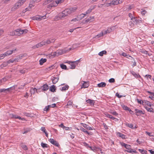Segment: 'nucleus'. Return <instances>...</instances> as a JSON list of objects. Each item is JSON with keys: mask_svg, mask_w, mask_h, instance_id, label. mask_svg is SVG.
<instances>
[{"mask_svg": "<svg viewBox=\"0 0 154 154\" xmlns=\"http://www.w3.org/2000/svg\"><path fill=\"white\" fill-rule=\"evenodd\" d=\"M122 107H123V109L125 110H129V108L128 107H127L126 106H125V105H124L122 106Z\"/></svg>", "mask_w": 154, "mask_h": 154, "instance_id": "obj_60", "label": "nucleus"}, {"mask_svg": "<svg viewBox=\"0 0 154 154\" xmlns=\"http://www.w3.org/2000/svg\"><path fill=\"white\" fill-rule=\"evenodd\" d=\"M134 7L133 5H131L129 6L128 8L127 9V11H129Z\"/></svg>", "mask_w": 154, "mask_h": 154, "instance_id": "obj_49", "label": "nucleus"}, {"mask_svg": "<svg viewBox=\"0 0 154 154\" xmlns=\"http://www.w3.org/2000/svg\"><path fill=\"white\" fill-rule=\"evenodd\" d=\"M126 125L128 127H129L133 129L134 127H133V125L132 124H129V123H127L126 124Z\"/></svg>", "mask_w": 154, "mask_h": 154, "instance_id": "obj_46", "label": "nucleus"}, {"mask_svg": "<svg viewBox=\"0 0 154 154\" xmlns=\"http://www.w3.org/2000/svg\"><path fill=\"white\" fill-rule=\"evenodd\" d=\"M128 24L131 27H133L134 25H135V24L133 23V22L132 21H130L129 22Z\"/></svg>", "mask_w": 154, "mask_h": 154, "instance_id": "obj_51", "label": "nucleus"}, {"mask_svg": "<svg viewBox=\"0 0 154 154\" xmlns=\"http://www.w3.org/2000/svg\"><path fill=\"white\" fill-rule=\"evenodd\" d=\"M131 20L133 22V23L135 25L139 23V20L137 19V18L136 17H134V19H132Z\"/></svg>", "mask_w": 154, "mask_h": 154, "instance_id": "obj_17", "label": "nucleus"}, {"mask_svg": "<svg viewBox=\"0 0 154 154\" xmlns=\"http://www.w3.org/2000/svg\"><path fill=\"white\" fill-rule=\"evenodd\" d=\"M50 91H51L54 92H55L56 88L55 86L53 85L51 86L49 88Z\"/></svg>", "mask_w": 154, "mask_h": 154, "instance_id": "obj_22", "label": "nucleus"}, {"mask_svg": "<svg viewBox=\"0 0 154 154\" xmlns=\"http://www.w3.org/2000/svg\"><path fill=\"white\" fill-rule=\"evenodd\" d=\"M50 106L48 105L47 106H46L45 108L44 109V111H47L49 109Z\"/></svg>", "mask_w": 154, "mask_h": 154, "instance_id": "obj_53", "label": "nucleus"}, {"mask_svg": "<svg viewBox=\"0 0 154 154\" xmlns=\"http://www.w3.org/2000/svg\"><path fill=\"white\" fill-rule=\"evenodd\" d=\"M8 77H4L2 79L0 80V81H1L3 82V83H4L6 81L8 80Z\"/></svg>", "mask_w": 154, "mask_h": 154, "instance_id": "obj_38", "label": "nucleus"}, {"mask_svg": "<svg viewBox=\"0 0 154 154\" xmlns=\"http://www.w3.org/2000/svg\"><path fill=\"white\" fill-rule=\"evenodd\" d=\"M110 113L114 116H116L118 115V113L115 111H111L110 112Z\"/></svg>", "mask_w": 154, "mask_h": 154, "instance_id": "obj_52", "label": "nucleus"}, {"mask_svg": "<svg viewBox=\"0 0 154 154\" xmlns=\"http://www.w3.org/2000/svg\"><path fill=\"white\" fill-rule=\"evenodd\" d=\"M120 0H113L110 3V4L114 5H117L120 3L119 2Z\"/></svg>", "mask_w": 154, "mask_h": 154, "instance_id": "obj_10", "label": "nucleus"}, {"mask_svg": "<svg viewBox=\"0 0 154 154\" xmlns=\"http://www.w3.org/2000/svg\"><path fill=\"white\" fill-rule=\"evenodd\" d=\"M141 14L143 15H144L146 13L147 11H146L145 10L141 9Z\"/></svg>", "mask_w": 154, "mask_h": 154, "instance_id": "obj_55", "label": "nucleus"}, {"mask_svg": "<svg viewBox=\"0 0 154 154\" xmlns=\"http://www.w3.org/2000/svg\"><path fill=\"white\" fill-rule=\"evenodd\" d=\"M5 56V53L1 54L0 55V60L3 59Z\"/></svg>", "mask_w": 154, "mask_h": 154, "instance_id": "obj_56", "label": "nucleus"}, {"mask_svg": "<svg viewBox=\"0 0 154 154\" xmlns=\"http://www.w3.org/2000/svg\"><path fill=\"white\" fill-rule=\"evenodd\" d=\"M104 35L103 34V31H102L100 33L97 35V36L98 37H100L101 36H103Z\"/></svg>", "mask_w": 154, "mask_h": 154, "instance_id": "obj_50", "label": "nucleus"}, {"mask_svg": "<svg viewBox=\"0 0 154 154\" xmlns=\"http://www.w3.org/2000/svg\"><path fill=\"white\" fill-rule=\"evenodd\" d=\"M96 7V5L91 6L85 14H82L84 15V16H83V17H84L86 15L89 14Z\"/></svg>", "mask_w": 154, "mask_h": 154, "instance_id": "obj_3", "label": "nucleus"}, {"mask_svg": "<svg viewBox=\"0 0 154 154\" xmlns=\"http://www.w3.org/2000/svg\"><path fill=\"white\" fill-rule=\"evenodd\" d=\"M16 50V49L13 50H12L8 51L7 52H5V56H8L9 55H11V54L14 51H15Z\"/></svg>", "mask_w": 154, "mask_h": 154, "instance_id": "obj_8", "label": "nucleus"}, {"mask_svg": "<svg viewBox=\"0 0 154 154\" xmlns=\"http://www.w3.org/2000/svg\"><path fill=\"white\" fill-rule=\"evenodd\" d=\"M145 109L147 110L148 111L150 112H153V109L152 108H149L148 107H146Z\"/></svg>", "mask_w": 154, "mask_h": 154, "instance_id": "obj_40", "label": "nucleus"}, {"mask_svg": "<svg viewBox=\"0 0 154 154\" xmlns=\"http://www.w3.org/2000/svg\"><path fill=\"white\" fill-rule=\"evenodd\" d=\"M42 90L43 91H46L49 88L47 84H44L42 87Z\"/></svg>", "mask_w": 154, "mask_h": 154, "instance_id": "obj_14", "label": "nucleus"}, {"mask_svg": "<svg viewBox=\"0 0 154 154\" xmlns=\"http://www.w3.org/2000/svg\"><path fill=\"white\" fill-rule=\"evenodd\" d=\"M144 102H145V103L148 106H149L150 107H151V103H150L149 102V101H147V100H144Z\"/></svg>", "mask_w": 154, "mask_h": 154, "instance_id": "obj_45", "label": "nucleus"}, {"mask_svg": "<svg viewBox=\"0 0 154 154\" xmlns=\"http://www.w3.org/2000/svg\"><path fill=\"white\" fill-rule=\"evenodd\" d=\"M8 62H4L0 66V67H1V68H2L4 67H5L7 66L8 65Z\"/></svg>", "mask_w": 154, "mask_h": 154, "instance_id": "obj_31", "label": "nucleus"}, {"mask_svg": "<svg viewBox=\"0 0 154 154\" xmlns=\"http://www.w3.org/2000/svg\"><path fill=\"white\" fill-rule=\"evenodd\" d=\"M77 9L76 7H73L67 8L63 11L62 12L58 14V16L61 19L64 18L66 16H68L71 13L74 12Z\"/></svg>", "mask_w": 154, "mask_h": 154, "instance_id": "obj_1", "label": "nucleus"}, {"mask_svg": "<svg viewBox=\"0 0 154 154\" xmlns=\"http://www.w3.org/2000/svg\"><path fill=\"white\" fill-rule=\"evenodd\" d=\"M117 135L120 137H121L123 139H126L125 137V135L124 134L120 133V132H117Z\"/></svg>", "mask_w": 154, "mask_h": 154, "instance_id": "obj_19", "label": "nucleus"}, {"mask_svg": "<svg viewBox=\"0 0 154 154\" xmlns=\"http://www.w3.org/2000/svg\"><path fill=\"white\" fill-rule=\"evenodd\" d=\"M10 117L11 118H14V119H18L20 120H25L24 118H21L20 116H19L16 115H14L13 114H10Z\"/></svg>", "mask_w": 154, "mask_h": 154, "instance_id": "obj_6", "label": "nucleus"}, {"mask_svg": "<svg viewBox=\"0 0 154 154\" xmlns=\"http://www.w3.org/2000/svg\"><path fill=\"white\" fill-rule=\"evenodd\" d=\"M146 133L148 134L149 136H153L152 135V133L151 132H148L146 131Z\"/></svg>", "mask_w": 154, "mask_h": 154, "instance_id": "obj_64", "label": "nucleus"}, {"mask_svg": "<svg viewBox=\"0 0 154 154\" xmlns=\"http://www.w3.org/2000/svg\"><path fill=\"white\" fill-rule=\"evenodd\" d=\"M83 82L84 83L83 84L82 86L81 87V88H87L89 86V84L88 82L83 81Z\"/></svg>", "mask_w": 154, "mask_h": 154, "instance_id": "obj_9", "label": "nucleus"}, {"mask_svg": "<svg viewBox=\"0 0 154 154\" xmlns=\"http://www.w3.org/2000/svg\"><path fill=\"white\" fill-rule=\"evenodd\" d=\"M86 102L90 104L91 106H93L94 104V100L90 99H88L86 100Z\"/></svg>", "mask_w": 154, "mask_h": 154, "instance_id": "obj_18", "label": "nucleus"}, {"mask_svg": "<svg viewBox=\"0 0 154 154\" xmlns=\"http://www.w3.org/2000/svg\"><path fill=\"white\" fill-rule=\"evenodd\" d=\"M49 141L51 143L54 145H55L58 147H60V145L58 142L54 140V139L51 138L49 139Z\"/></svg>", "mask_w": 154, "mask_h": 154, "instance_id": "obj_4", "label": "nucleus"}, {"mask_svg": "<svg viewBox=\"0 0 154 154\" xmlns=\"http://www.w3.org/2000/svg\"><path fill=\"white\" fill-rule=\"evenodd\" d=\"M137 100L138 103L141 104H143V103H144V101L141 100H139L138 99H137Z\"/></svg>", "mask_w": 154, "mask_h": 154, "instance_id": "obj_48", "label": "nucleus"}, {"mask_svg": "<svg viewBox=\"0 0 154 154\" xmlns=\"http://www.w3.org/2000/svg\"><path fill=\"white\" fill-rule=\"evenodd\" d=\"M136 114L137 116H140L142 114H144V112L141 110L138 109H135Z\"/></svg>", "mask_w": 154, "mask_h": 154, "instance_id": "obj_7", "label": "nucleus"}, {"mask_svg": "<svg viewBox=\"0 0 154 154\" xmlns=\"http://www.w3.org/2000/svg\"><path fill=\"white\" fill-rule=\"evenodd\" d=\"M40 44H41V45L42 46L44 45H46V43H45V41H43L41 42H40Z\"/></svg>", "mask_w": 154, "mask_h": 154, "instance_id": "obj_63", "label": "nucleus"}, {"mask_svg": "<svg viewBox=\"0 0 154 154\" xmlns=\"http://www.w3.org/2000/svg\"><path fill=\"white\" fill-rule=\"evenodd\" d=\"M54 2H53L51 4L49 5L48 6L49 7H55V6H53V5H55V4H54Z\"/></svg>", "mask_w": 154, "mask_h": 154, "instance_id": "obj_61", "label": "nucleus"}, {"mask_svg": "<svg viewBox=\"0 0 154 154\" xmlns=\"http://www.w3.org/2000/svg\"><path fill=\"white\" fill-rule=\"evenodd\" d=\"M72 102L70 100L68 101L67 103L66 106L67 108H70L72 106Z\"/></svg>", "mask_w": 154, "mask_h": 154, "instance_id": "obj_30", "label": "nucleus"}, {"mask_svg": "<svg viewBox=\"0 0 154 154\" xmlns=\"http://www.w3.org/2000/svg\"><path fill=\"white\" fill-rule=\"evenodd\" d=\"M21 147L25 150H26L28 149V148L26 145L22 144L21 145Z\"/></svg>", "mask_w": 154, "mask_h": 154, "instance_id": "obj_41", "label": "nucleus"}, {"mask_svg": "<svg viewBox=\"0 0 154 154\" xmlns=\"http://www.w3.org/2000/svg\"><path fill=\"white\" fill-rule=\"evenodd\" d=\"M83 145L85 146H86L87 147H88L89 148V146L88 144L87 143L85 142H83L82 143Z\"/></svg>", "mask_w": 154, "mask_h": 154, "instance_id": "obj_58", "label": "nucleus"}, {"mask_svg": "<svg viewBox=\"0 0 154 154\" xmlns=\"http://www.w3.org/2000/svg\"><path fill=\"white\" fill-rule=\"evenodd\" d=\"M79 61H80V59L78 60L75 61H74L71 62L70 61H68L67 62V63H68L69 64H70V63H71L70 64V65H71V67L70 68L71 69H74L75 68L76 66L75 65V64H77L78 63Z\"/></svg>", "mask_w": 154, "mask_h": 154, "instance_id": "obj_2", "label": "nucleus"}, {"mask_svg": "<svg viewBox=\"0 0 154 154\" xmlns=\"http://www.w3.org/2000/svg\"><path fill=\"white\" fill-rule=\"evenodd\" d=\"M41 130L45 133L46 136L48 137V133L47 132L45 129V127H42L41 129Z\"/></svg>", "mask_w": 154, "mask_h": 154, "instance_id": "obj_25", "label": "nucleus"}, {"mask_svg": "<svg viewBox=\"0 0 154 154\" xmlns=\"http://www.w3.org/2000/svg\"><path fill=\"white\" fill-rule=\"evenodd\" d=\"M60 66L61 68L63 69H66V65L63 64H61L60 65Z\"/></svg>", "mask_w": 154, "mask_h": 154, "instance_id": "obj_43", "label": "nucleus"}, {"mask_svg": "<svg viewBox=\"0 0 154 154\" xmlns=\"http://www.w3.org/2000/svg\"><path fill=\"white\" fill-rule=\"evenodd\" d=\"M26 1L25 0H19L18 1L17 3L20 7L25 3Z\"/></svg>", "mask_w": 154, "mask_h": 154, "instance_id": "obj_23", "label": "nucleus"}, {"mask_svg": "<svg viewBox=\"0 0 154 154\" xmlns=\"http://www.w3.org/2000/svg\"><path fill=\"white\" fill-rule=\"evenodd\" d=\"M94 19V17H90L85 20V22H88L89 21H92Z\"/></svg>", "mask_w": 154, "mask_h": 154, "instance_id": "obj_29", "label": "nucleus"}, {"mask_svg": "<svg viewBox=\"0 0 154 154\" xmlns=\"http://www.w3.org/2000/svg\"><path fill=\"white\" fill-rule=\"evenodd\" d=\"M61 0H57V1H55L54 3L55 4L54 6H57L58 4L61 3Z\"/></svg>", "mask_w": 154, "mask_h": 154, "instance_id": "obj_42", "label": "nucleus"}, {"mask_svg": "<svg viewBox=\"0 0 154 154\" xmlns=\"http://www.w3.org/2000/svg\"><path fill=\"white\" fill-rule=\"evenodd\" d=\"M81 124L83 126L89 130H92V129L91 127L88 126V125L86 124L81 123Z\"/></svg>", "mask_w": 154, "mask_h": 154, "instance_id": "obj_12", "label": "nucleus"}, {"mask_svg": "<svg viewBox=\"0 0 154 154\" xmlns=\"http://www.w3.org/2000/svg\"><path fill=\"white\" fill-rule=\"evenodd\" d=\"M109 82L110 83H114L115 82V80L114 78H111L109 80Z\"/></svg>", "mask_w": 154, "mask_h": 154, "instance_id": "obj_59", "label": "nucleus"}, {"mask_svg": "<svg viewBox=\"0 0 154 154\" xmlns=\"http://www.w3.org/2000/svg\"><path fill=\"white\" fill-rule=\"evenodd\" d=\"M37 89L35 88H31L30 91L32 94H34L35 91H37Z\"/></svg>", "mask_w": 154, "mask_h": 154, "instance_id": "obj_33", "label": "nucleus"}, {"mask_svg": "<svg viewBox=\"0 0 154 154\" xmlns=\"http://www.w3.org/2000/svg\"><path fill=\"white\" fill-rule=\"evenodd\" d=\"M112 29L110 28H108L106 30H103L102 31L103 32L104 35L106 34L107 33H109L112 32Z\"/></svg>", "mask_w": 154, "mask_h": 154, "instance_id": "obj_13", "label": "nucleus"}, {"mask_svg": "<svg viewBox=\"0 0 154 154\" xmlns=\"http://www.w3.org/2000/svg\"><path fill=\"white\" fill-rule=\"evenodd\" d=\"M59 79L58 77H53L52 79L53 83L55 84L58 81Z\"/></svg>", "mask_w": 154, "mask_h": 154, "instance_id": "obj_16", "label": "nucleus"}, {"mask_svg": "<svg viewBox=\"0 0 154 154\" xmlns=\"http://www.w3.org/2000/svg\"><path fill=\"white\" fill-rule=\"evenodd\" d=\"M121 55L128 58H129V57H131V56L129 55H128L127 54V53L125 52L122 53Z\"/></svg>", "mask_w": 154, "mask_h": 154, "instance_id": "obj_35", "label": "nucleus"}, {"mask_svg": "<svg viewBox=\"0 0 154 154\" xmlns=\"http://www.w3.org/2000/svg\"><path fill=\"white\" fill-rule=\"evenodd\" d=\"M106 85V84L104 82H101L100 83L98 84L97 86L99 87H103Z\"/></svg>", "mask_w": 154, "mask_h": 154, "instance_id": "obj_24", "label": "nucleus"}, {"mask_svg": "<svg viewBox=\"0 0 154 154\" xmlns=\"http://www.w3.org/2000/svg\"><path fill=\"white\" fill-rule=\"evenodd\" d=\"M11 87L7 89H0V92H9L11 90Z\"/></svg>", "mask_w": 154, "mask_h": 154, "instance_id": "obj_21", "label": "nucleus"}, {"mask_svg": "<svg viewBox=\"0 0 154 154\" xmlns=\"http://www.w3.org/2000/svg\"><path fill=\"white\" fill-rule=\"evenodd\" d=\"M69 86L68 85H66L65 86H63L62 87L61 91H64L67 90L68 89Z\"/></svg>", "mask_w": 154, "mask_h": 154, "instance_id": "obj_36", "label": "nucleus"}, {"mask_svg": "<svg viewBox=\"0 0 154 154\" xmlns=\"http://www.w3.org/2000/svg\"><path fill=\"white\" fill-rule=\"evenodd\" d=\"M133 149H131V148H130V149H129L128 150H126L125 151H127V152H129V153H132V151H133Z\"/></svg>", "mask_w": 154, "mask_h": 154, "instance_id": "obj_62", "label": "nucleus"}, {"mask_svg": "<svg viewBox=\"0 0 154 154\" xmlns=\"http://www.w3.org/2000/svg\"><path fill=\"white\" fill-rule=\"evenodd\" d=\"M41 145L43 148L49 147V146H48L47 144L43 143L42 142L41 143Z\"/></svg>", "mask_w": 154, "mask_h": 154, "instance_id": "obj_32", "label": "nucleus"}, {"mask_svg": "<svg viewBox=\"0 0 154 154\" xmlns=\"http://www.w3.org/2000/svg\"><path fill=\"white\" fill-rule=\"evenodd\" d=\"M10 36H14L15 35V32L14 31H12L10 32V34H9Z\"/></svg>", "mask_w": 154, "mask_h": 154, "instance_id": "obj_57", "label": "nucleus"}, {"mask_svg": "<svg viewBox=\"0 0 154 154\" xmlns=\"http://www.w3.org/2000/svg\"><path fill=\"white\" fill-rule=\"evenodd\" d=\"M107 52L106 51H103L101 52H100L98 54V55L100 56H102L103 55V54H106Z\"/></svg>", "mask_w": 154, "mask_h": 154, "instance_id": "obj_34", "label": "nucleus"}, {"mask_svg": "<svg viewBox=\"0 0 154 154\" xmlns=\"http://www.w3.org/2000/svg\"><path fill=\"white\" fill-rule=\"evenodd\" d=\"M15 35H20L21 34H20V29H17L15 30Z\"/></svg>", "mask_w": 154, "mask_h": 154, "instance_id": "obj_26", "label": "nucleus"}, {"mask_svg": "<svg viewBox=\"0 0 154 154\" xmlns=\"http://www.w3.org/2000/svg\"><path fill=\"white\" fill-rule=\"evenodd\" d=\"M11 0H3L2 1L4 4H7Z\"/></svg>", "mask_w": 154, "mask_h": 154, "instance_id": "obj_54", "label": "nucleus"}, {"mask_svg": "<svg viewBox=\"0 0 154 154\" xmlns=\"http://www.w3.org/2000/svg\"><path fill=\"white\" fill-rule=\"evenodd\" d=\"M16 59H15L14 60H12V59H10L8 61V64H9L10 63H13L14 62H16Z\"/></svg>", "mask_w": 154, "mask_h": 154, "instance_id": "obj_47", "label": "nucleus"}, {"mask_svg": "<svg viewBox=\"0 0 154 154\" xmlns=\"http://www.w3.org/2000/svg\"><path fill=\"white\" fill-rule=\"evenodd\" d=\"M128 16L130 17V18H131V20L132 19H134V16L133 14H132L130 13L128 14Z\"/></svg>", "mask_w": 154, "mask_h": 154, "instance_id": "obj_44", "label": "nucleus"}, {"mask_svg": "<svg viewBox=\"0 0 154 154\" xmlns=\"http://www.w3.org/2000/svg\"><path fill=\"white\" fill-rule=\"evenodd\" d=\"M47 61V59L46 58L43 59V58H41L39 61V64L40 65H42L43 64L46 62Z\"/></svg>", "mask_w": 154, "mask_h": 154, "instance_id": "obj_20", "label": "nucleus"}, {"mask_svg": "<svg viewBox=\"0 0 154 154\" xmlns=\"http://www.w3.org/2000/svg\"><path fill=\"white\" fill-rule=\"evenodd\" d=\"M38 16L39 17H34L33 20H41L42 18L44 17V16L45 17V16Z\"/></svg>", "mask_w": 154, "mask_h": 154, "instance_id": "obj_27", "label": "nucleus"}, {"mask_svg": "<svg viewBox=\"0 0 154 154\" xmlns=\"http://www.w3.org/2000/svg\"><path fill=\"white\" fill-rule=\"evenodd\" d=\"M20 7V6L16 2L11 8V10L12 11H14Z\"/></svg>", "mask_w": 154, "mask_h": 154, "instance_id": "obj_5", "label": "nucleus"}, {"mask_svg": "<svg viewBox=\"0 0 154 154\" xmlns=\"http://www.w3.org/2000/svg\"><path fill=\"white\" fill-rule=\"evenodd\" d=\"M89 148L91 150H93L94 151H95L96 149H98V151H101V149L99 147H95L93 148L92 147L90 146H89Z\"/></svg>", "mask_w": 154, "mask_h": 154, "instance_id": "obj_15", "label": "nucleus"}, {"mask_svg": "<svg viewBox=\"0 0 154 154\" xmlns=\"http://www.w3.org/2000/svg\"><path fill=\"white\" fill-rule=\"evenodd\" d=\"M80 130L83 132H84L85 133H86L88 134H89V133L88 132V131H86L85 129L83 128L82 127H80Z\"/></svg>", "mask_w": 154, "mask_h": 154, "instance_id": "obj_37", "label": "nucleus"}, {"mask_svg": "<svg viewBox=\"0 0 154 154\" xmlns=\"http://www.w3.org/2000/svg\"><path fill=\"white\" fill-rule=\"evenodd\" d=\"M57 56L62 55V54L66 53V50H60L57 51Z\"/></svg>", "mask_w": 154, "mask_h": 154, "instance_id": "obj_11", "label": "nucleus"}, {"mask_svg": "<svg viewBox=\"0 0 154 154\" xmlns=\"http://www.w3.org/2000/svg\"><path fill=\"white\" fill-rule=\"evenodd\" d=\"M28 30L26 29H25L23 30V29H20L21 32H20V34H23L24 33H26L28 32Z\"/></svg>", "mask_w": 154, "mask_h": 154, "instance_id": "obj_39", "label": "nucleus"}, {"mask_svg": "<svg viewBox=\"0 0 154 154\" xmlns=\"http://www.w3.org/2000/svg\"><path fill=\"white\" fill-rule=\"evenodd\" d=\"M55 41V40L53 39H51V40L50 39H48L45 41L46 44H50L52 42H54Z\"/></svg>", "mask_w": 154, "mask_h": 154, "instance_id": "obj_28", "label": "nucleus"}]
</instances>
